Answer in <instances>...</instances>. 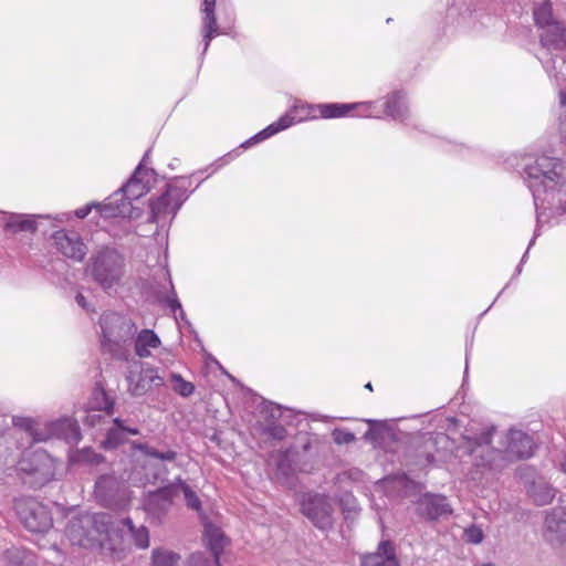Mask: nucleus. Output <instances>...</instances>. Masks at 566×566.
Here are the masks:
<instances>
[{"mask_svg": "<svg viewBox=\"0 0 566 566\" xmlns=\"http://www.w3.org/2000/svg\"><path fill=\"white\" fill-rule=\"evenodd\" d=\"M564 23L556 21L548 24L539 35V43L543 48L556 50L560 48V36L563 35Z\"/></svg>", "mask_w": 566, "mask_h": 566, "instance_id": "obj_22", "label": "nucleus"}, {"mask_svg": "<svg viewBox=\"0 0 566 566\" xmlns=\"http://www.w3.org/2000/svg\"><path fill=\"white\" fill-rule=\"evenodd\" d=\"M133 434V436H137L139 434V430L137 428H129V427H125V434Z\"/></svg>", "mask_w": 566, "mask_h": 566, "instance_id": "obj_51", "label": "nucleus"}, {"mask_svg": "<svg viewBox=\"0 0 566 566\" xmlns=\"http://www.w3.org/2000/svg\"><path fill=\"white\" fill-rule=\"evenodd\" d=\"M75 301L76 303L82 307V308H87V301H86V297L82 294V293H77L76 296H75Z\"/></svg>", "mask_w": 566, "mask_h": 566, "instance_id": "obj_49", "label": "nucleus"}, {"mask_svg": "<svg viewBox=\"0 0 566 566\" xmlns=\"http://www.w3.org/2000/svg\"><path fill=\"white\" fill-rule=\"evenodd\" d=\"M90 405L95 410H104L112 415L114 410V400L107 395L101 382H96Z\"/></svg>", "mask_w": 566, "mask_h": 566, "instance_id": "obj_26", "label": "nucleus"}, {"mask_svg": "<svg viewBox=\"0 0 566 566\" xmlns=\"http://www.w3.org/2000/svg\"><path fill=\"white\" fill-rule=\"evenodd\" d=\"M361 566H400L394 543L389 539L381 541L375 553L363 557Z\"/></svg>", "mask_w": 566, "mask_h": 566, "instance_id": "obj_16", "label": "nucleus"}, {"mask_svg": "<svg viewBox=\"0 0 566 566\" xmlns=\"http://www.w3.org/2000/svg\"><path fill=\"white\" fill-rule=\"evenodd\" d=\"M18 476L24 485L40 489L54 476V462L44 450L23 453L17 465Z\"/></svg>", "mask_w": 566, "mask_h": 566, "instance_id": "obj_4", "label": "nucleus"}, {"mask_svg": "<svg viewBox=\"0 0 566 566\" xmlns=\"http://www.w3.org/2000/svg\"><path fill=\"white\" fill-rule=\"evenodd\" d=\"M560 48L556 49L557 51H564L566 50V27H563V35L560 36Z\"/></svg>", "mask_w": 566, "mask_h": 566, "instance_id": "obj_50", "label": "nucleus"}, {"mask_svg": "<svg viewBox=\"0 0 566 566\" xmlns=\"http://www.w3.org/2000/svg\"><path fill=\"white\" fill-rule=\"evenodd\" d=\"M86 273L104 292L111 293L123 285L126 274V260L114 245H101L90 256Z\"/></svg>", "mask_w": 566, "mask_h": 566, "instance_id": "obj_1", "label": "nucleus"}, {"mask_svg": "<svg viewBox=\"0 0 566 566\" xmlns=\"http://www.w3.org/2000/svg\"><path fill=\"white\" fill-rule=\"evenodd\" d=\"M69 427H70V430H71V434L67 436V439L73 440V441L80 440L81 432H80L78 426L76 423L70 422Z\"/></svg>", "mask_w": 566, "mask_h": 566, "instance_id": "obj_47", "label": "nucleus"}, {"mask_svg": "<svg viewBox=\"0 0 566 566\" xmlns=\"http://www.w3.org/2000/svg\"><path fill=\"white\" fill-rule=\"evenodd\" d=\"M160 346V339L151 329H143L136 337L135 352L140 358L148 357L150 352L148 348H157Z\"/></svg>", "mask_w": 566, "mask_h": 566, "instance_id": "obj_21", "label": "nucleus"}, {"mask_svg": "<svg viewBox=\"0 0 566 566\" xmlns=\"http://www.w3.org/2000/svg\"><path fill=\"white\" fill-rule=\"evenodd\" d=\"M482 566H495V565L492 563H486V564H483Z\"/></svg>", "mask_w": 566, "mask_h": 566, "instance_id": "obj_57", "label": "nucleus"}, {"mask_svg": "<svg viewBox=\"0 0 566 566\" xmlns=\"http://www.w3.org/2000/svg\"><path fill=\"white\" fill-rule=\"evenodd\" d=\"M170 380L175 384L172 389L181 397H189L195 392V385L185 380L181 375L171 373Z\"/></svg>", "mask_w": 566, "mask_h": 566, "instance_id": "obj_35", "label": "nucleus"}, {"mask_svg": "<svg viewBox=\"0 0 566 566\" xmlns=\"http://www.w3.org/2000/svg\"><path fill=\"white\" fill-rule=\"evenodd\" d=\"M95 495L105 507L116 511L125 510L130 502L128 488L112 474L96 480Z\"/></svg>", "mask_w": 566, "mask_h": 566, "instance_id": "obj_7", "label": "nucleus"}, {"mask_svg": "<svg viewBox=\"0 0 566 566\" xmlns=\"http://www.w3.org/2000/svg\"><path fill=\"white\" fill-rule=\"evenodd\" d=\"M77 461L97 465L105 461V458L101 453H96L91 449H83L77 453Z\"/></svg>", "mask_w": 566, "mask_h": 566, "instance_id": "obj_39", "label": "nucleus"}, {"mask_svg": "<svg viewBox=\"0 0 566 566\" xmlns=\"http://www.w3.org/2000/svg\"><path fill=\"white\" fill-rule=\"evenodd\" d=\"M332 438L336 444H349L356 440L353 432L339 428L333 430Z\"/></svg>", "mask_w": 566, "mask_h": 566, "instance_id": "obj_41", "label": "nucleus"}, {"mask_svg": "<svg viewBox=\"0 0 566 566\" xmlns=\"http://www.w3.org/2000/svg\"><path fill=\"white\" fill-rule=\"evenodd\" d=\"M276 469L277 472L281 473L285 479L290 478L293 474V467L287 453H283L280 455L279 461L276 463Z\"/></svg>", "mask_w": 566, "mask_h": 566, "instance_id": "obj_42", "label": "nucleus"}, {"mask_svg": "<svg viewBox=\"0 0 566 566\" xmlns=\"http://www.w3.org/2000/svg\"><path fill=\"white\" fill-rule=\"evenodd\" d=\"M135 448L140 450L145 455L155 458L161 461H174L177 458V452L172 450H168L166 452H160L157 449L149 447L145 443L136 444Z\"/></svg>", "mask_w": 566, "mask_h": 566, "instance_id": "obj_37", "label": "nucleus"}, {"mask_svg": "<svg viewBox=\"0 0 566 566\" xmlns=\"http://www.w3.org/2000/svg\"><path fill=\"white\" fill-rule=\"evenodd\" d=\"M293 124V117L289 115L282 116L277 122L276 125L280 127V130L289 128Z\"/></svg>", "mask_w": 566, "mask_h": 566, "instance_id": "obj_46", "label": "nucleus"}, {"mask_svg": "<svg viewBox=\"0 0 566 566\" xmlns=\"http://www.w3.org/2000/svg\"><path fill=\"white\" fill-rule=\"evenodd\" d=\"M356 106L357 104H322L318 106V108L322 117L334 118L345 116Z\"/></svg>", "mask_w": 566, "mask_h": 566, "instance_id": "obj_32", "label": "nucleus"}, {"mask_svg": "<svg viewBox=\"0 0 566 566\" xmlns=\"http://www.w3.org/2000/svg\"><path fill=\"white\" fill-rule=\"evenodd\" d=\"M180 562V555L166 549L155 548L151 552V565L153 566H178Z\"/></svg>", "mask_w": 566, "mask_h": 566, "instance_id": "obj_31", "label": "nucleus"}, {"mask_svg": "<svg viewBox=\"0 0 566 566\" xmlns=\"http://www.w3.org/2000/svg\"><path fill=\"white\" fill-rule=\"evenodd\" d=\"M365 388H366V389H368V390H373V386H371V384H370V382L366 384V385H365Z\"/></svg>", "mask_w": 566, "mask_h": 566, "instance_id": "obj_56", "label": "nucleus"}, {"mask_svg": "<svg viewBox=\"0 0 566 566\" xmlns=\"http://www.w3.org/2000/svg\"><path fill=\"white\" fill-rule=\"evenodd\" d=\"M482 443H490V434L489 433H485V434H482L478 444H482Z\"/></svg>", "mask_w": 566, "mask_h": 566, "instance_id": "obj_52", "label": "nucleus"}, {"mask_svg": "<svg viewBox=\"0 0 566 566\" xmlns=\"http://www.w3.org/2000/svg\"><path fill=\"white\" fill-rule=\"evenodd\" d=\"M56 249L67 259L82 262L87 254V247L75 231L57 230L52 234Z\"/></svg>", "mask_w": 566, "mask_h": 566, "instance_id": "obj_12", "label": "nucleus"}, {"mask_svg": "<svg viewBox=\"0 0 566 566\" xmlns=\"http://www.w3.org/2000/svg\"><path fill=\"white\" fill-rule=\"evenodd\" d=\"M559 97H560V104L566 106V90H562L559 92Z\"/></svg>", "mask_w": 566, "mask_h": 566, "instance_id": "obj_53", "label": "nucleus"}, {"mask_svg": "<svg viewBox=\"0 0 566 566\" xmlns=\"http://www.w3.org/2000/svg\"><path fill=\"white\" fill-rule=\"evenodd\" d=\"M181 205L182 202L179 198L178 189L167 184L166 190L156 200L149 203L150 219L157 221L160 216L168 213L175 217Z\"/></svg>", "mask_w": 566, "mask_h": 566, "instance_id": "obj_14", "label": "nucleus"}, {"mask_svg": "<svg viewBox=\"0 0 566 566\" xmlns=\"http://www.w3.org/2000/svg\"><path fill=\"white\" fill-rule=\"evenodd\" d=\"M105 203H92V205H87L83 208H80L75 211V216L80 219H84L90 212H91V209L93 207L97 208L99 211H101V207L104 206Z\"/></svg>", "mask_w": 566, "mask_h": 566, "instance_id": "obj_45", "label": "nucleus"}, {"mask_svg": "<svg viewBox=\"0 0 566 566\" xmlns=\"http://www.w3.org/2000/svg\"><path fill=\"white\" fill-rule=\"evenodd\" d=\"M391 479L406 497L416 496L424 489V485L421 482L411 480L406 473L395 475Z\"/></svg>", "mask_w": 566, "mask_h": 566, "instance_id": "obj_29", "label": "nucleus"}, {"mask_svg": "<svg viewBox=\"0 0 566 566\" xmlns=\"http://www.w3.org/2000/svg\"><path fill=\"white\" fill-rule=\"evenodd\" d=\"M4 228L13 233L34 232L36 230V222L32 218H24L21 214H11Z\"/></svg>", "mask_w": 566, "mask_h": 566, "instance_id": "obj_30", "label": "nucleus"}, {"mask_svg": "<svg viewBox=\"0 0 566 566\" xmlns=\"http://www.w3.org/2000/svg\"><path fill=\"white\" fill-rule=\"evenodd\" d=\"M308 447H310V443L304 444V450H307Z\"/></svg>", "mask_w": 566, "mask_h": 566, "instance_id": "obj_58", "label": "nucleus"}, {"mask_svg": "<svg viewBox=\"0 0 566 566\" xmlns=\"http://www.w3.org/2000/svg\"><path fill=\"white\" fill-rule=\"evenodd\" d=\"M369 429L365 432L364 439L374 443L376 447H381L385 442L395 439L392 429L382 421L368 420Z\"/></svg>", "mask_w": 566, "mask_h": 566, "instance_id": "obj_19", "label": "nucleus"}, {"mask_svg": "<svg viewBox=\"0 0 566 566\" xmlns=\"http://www.w3.org/2000/svg\"><path fill=\"white\" fill-rule=\"evenodd\" d=\"M174 486L177 488V496L182 493L184 497L187 502V505L193 510H199L201 506V502L198 499L195 491L191 490V488L182 482L180 479H178L177 483H174Z\"/></svg>", "mask_w": 566, "mask_h": 566, "instance_id": "obj_33", "label": "nucleus"}, {"mask_svg": "<svg viewBox=\"0 0 566 566\" xmlns=\"http://www.w3.org/2000/svg\"><path fill=\"white\" fill-rule=\"evenodd\" d=\"M533 17L535 24L542 30L557 21L553 17V3L551 0H544L541 4L535 6Z\"/></svg>", "mask_w": 566, "mask_h": 566, "instance_id": "obj_28", "label": "nucleus"}, {"mask_svg": "<svg viewBox=\"0 0 566 566\" xmlns=\"http://www.w3.org/2000/svg\"><path fill=\"white\" fill-rule=\"evenodd\" d=\"M126 380L128 381V391L134 397H139L148 392L153 385L160 386L163 378L155 374L154 368L143 369L138 376V379L135 381L134 376L130 373L126 376Z\"/></svg>", "mask_w": 566, "mask_h": 566, "instance_id": "obj_17", "label": "nucleus"}, {"mask_svg": "<svg viewBox=\"0 0 566 566\" xmlns=\"http://www.w3.org/2000/svg\"><path fill=\"white\" fill-rule=\"evenodd\" d=\"M120 524L123 530H126L132 536L136 546L139 548H147L149 546V532L146 526L140 525L139 527H136L129 517L123 518Z\"/></svg>", "mask_w": 566, "mask_h": 566, "instance_id": "obj_25", "label": "nucleus"}, {"mask_svg": "<svg viewBox=\"0 0 566 566\" xmlns=\"http://www.w3.org/2000/svg\"><path fill=\"white\" fill-rule=\"evenodd\" d=\"M99 324L103 333L102 350L120 358L123 344L134 338L137 326L129 317L116 312L104 313L99 318Z\"/></svg>", "mask_w": 566, "mask_h": 566, "instance_id": "obj_3", "label": "nucleus"}, {"mask_svg": "<svg viewBox=\"0 0 566 566\" xmlns=\"http://www.w3.org/2000/svg\"><path fill=\"white\" fill-rule=\"evenodd\" d=\"M155 294H156L157 302L169 307L174 313L177 310H181V304L177 300V295H176V292H175L171 283H170V293L157 291Z\"/></svg>", "mask_w": 566, "mask_h": 566, "instance_id": "obj_38", "label": "nucleus"}, {"mask_svg": "<svg viewBox=\"0 0 566 566\" xmlns=\"http://www.w3.org/2000/svg\"><path fill=\"white\" fill-rule=\"evenodd\" d=\"M562 469L566 473V454H565L564 461L562 463Z\"/></svg>", "mask_w": 566, "mask_h": 566, "instance_id": "obj_55", "label": "nucleus"}, {"mask_svg": "<svg viewBox=\"0 0 566 566\" xmlns=\"http://www.w3.org/2000/svg\"><path fill=\"white\" fill-rule=\"evenodd\" d=\"M20 521L33 533H44L53 525L49 509L35 500H28L18 507Z\"/></svg>", "mask_w": 566, "mask_h": 566, "instance_id": "obj_9", "label": "nucleus"}, {"mask_svg": "<svg viewBox=\"0 0 566 566\" xmlns=\"http://www.w3.org/2000/svg\"><path fill=\"white\" fill-rule=\"evenodd\" d=\"M559 209L566 213V200L560 203Z\"/></svg>", "mask_w": 566, "mask_h": 566, "instance_id": "obj_54", "label": "nucleus"}, {"mask_svg": "<svg viewBox=\"0 0 566 566\" xmlns=\"http://www.w3.org/2000/svg\"><path fill=\"white\" fill-rule=\"evenodd\" d=\"M177 496V488L174 483L149 491L144 499L145 510L156 516L166 514Z\"/></svg>", "mask_w": 566, "mask_h": 566, "instance_id": "obj_13", "label": "nucleus"}, {"mask_svg": "<svg viewBox=\"0 0 566 566\" xmlns=\"http://www.w3.org/2000/svg\"><path fill=\"white\" fill-rule=\"evenodd\" d=\"M113 422L115 427L108 429L106 438L101 443L102 448L105 450H114L126 441L125 426L123 420L115 418Z\"/></svg>", "mask_w": 566, "mask_h": 566, "instance_id": "obj_23", "label": "nucleus"}, {"mask_svg": "<svg viewBox=\"0 0 566 566\" xmlns=\"http://www.w3.org/2000/svg\"><path fill=\"white\" fill-rule=\"evenodd\" d=\"M339 506L345 515V520L354 518L357 516L359 512V507L357 505V501L350 493H345L339 500Z\"/></svg>", "mask_w": 566, "mask_h": 566, "instance_id": "obj_36", "label": "nucleus"}, {"mask_svg": "<svg viewBox=\"0 0 566 566\" xmlns=\"http://www.w3.org/2000/svg\"><path fill=\"white\" fill-rule=\"evenodd\" d=\"M534 448L535 444L532 437L521 430H510L505 458L510 461L527 459L533 455Z\"/></svg>", "mask_w": 566, "mask_h": 566, "instance_id": "obj_15", "label": "nucleus"}, {"mask_svg": "<svg viewBox=\"0 0 566 566\" xmlns=\"http://www.w3.org/2000/svg\"><path fill=\"white\" fill-rule=\"evenodd\" d=\"M436 440L428 434L412 438L406 450L407 464L426 468L434 462Z\"/></svg>", "mask_w": 566, "mask_h": 566, "instance_id": "obj_11", "label": "nucleus"}, {"mask_svg": "<svg viewBox=\"0 0 566 566\" xmlns=\"http://www.w3.org/2000/svg\"><path fill=\"white\" fill-rule=\"evenodd\" d=\"M484 538L483 531L478 525H471L464 530V539L470 544H480Z\"/></svg>", "mask_w": 566, "mask_h": 566, "instance_id": "obj_40", "label": "nucleus"}, {"mask_svg": "<svg viewBox=\"0 0 566 566\" xmlns=\"http://www.w3.org/2000/svg\"><path fill=\"white\" fill-rule=\"evenodd\" d=\"M565 169L560 159L548 156H542L533 165L527 166L525 174L533 195L536 196L541 189L543 191L555 189L564 180Z\"/></svg>", "mask_w": 566, "mask_h": 566, "instance_id": "obj_5", "label": "nucleus"}, {"mask_svg": "<svg viewBox=\"0 0 566 566\" xmlns=\"http://www.w3.org/2000/svg\"><path fill=\"white\" fill-rule=\"evenodd\" d=\"M99 515L81 514L72 517L65 528V534L73 545L88 547L96 541V535L102 533L103 521Z\"/></svg>", "mask_w": 566, "mask_h": 566, "instance_id": "obj_8", "label": "nucleus"}, {"mask_svg": "<svg viewBox=\"0 0 566 566\" xmlns=\"http://www.w3.org/2000/svg\"><path fill=\"white\" fill-rule=\"evenodd\" d=\"M206 535L208 537V547L210 549V554L213 557H219L223 551L226 537L222 532L212 524H207L205 526Z\"/></svg>", "mask_w": 566, "mask_h": 566, "instance_id": "obj_27", "label": "nucleus"}, {"mask_svg": "<svg viewBox=\"0 0 566 566\" xmlns=\"http://www.w3.org/2000/svg\"><path fill=\"white\" fill-rule=\"evenodd\" d=\"M385 113L397 120L407 118L408 108L405 103V93L396 91L391 93L385 103Z\"/></svg>", "mask_w": 566, "mask_h": 566, "instance_id": "obj_20", "label": "nucleus"}, {"mask_svg": "<svg viewBox=\"0 0 566 566\" xmlns=\"http://www.w3.org/2000/svg\"><path fill=\"white\" fill-rule=\"evenodd\" d=\"M216 1L217 0H202L201 12L202 19V36L205 41V51H207L210 41L218 34L219 25L216 18Z\"/></svg>", "mask_w": 566, "mask_h": 566, "instance_id": "obj_18", "label": "nucleus"}, {"mask_svg": "<svg viewBox=\"0 0 566 566\" xmlns=\"http://www.w3.org/2000/svg\"><path fill=\"white\" fill-rule=\"evenodd\" d=\"M266 432L275 440H283L287 434L286 429L282 424H272L266 428Z\"/></svg>", "mask_w": 566, "mask_h": 566, "instance_id": "obj_44", "label": "nucleus"}, {"mask_svg": "<svg viewBox=\"0 0 566 566\" xmlns=\"http://www.w3.org/2000/svg\"><path fill=\"white\" fill-rule=\"evenodd\" d=\"M148 158V151L144 155L142 161L136 167L132 177L127 182L117 191H115L101 207V216L106 219L117 217H132L133 206L132 201L140 198L149 191V179L145 180V177L153 176L154 169L145 167L146 159Z\"/></svg>", "mask_w": 566, "mask_h": 566, "instance_id": "obj_2", "label": "nucleus"}, {"mask_svg": "<svg viewBox=\"0 0 566 566\" xmlns=\"http://www.w3.org/2000/svg\"><path fill=\"white\" fill-rule=\"evenodd\" d=\"M279 132H280V127H277L276 123H273V124L269 125L266 128H264L263 130H261L260 133H258L251 139H249L245 144L247 145H251V144H253L255 142L263 140V139L269 138V137H271L272 135H274V134H276Z\"/></svg>", "mask_w": 566, "mask_h": 566, "instance_id": "obj_43", "label": "nucleus"}, {"mask_svg": "<svg viewBox=\"0 0 566 566\" xmlns=\"http://www.w3.org/2000/svg\"><path fill=\"white\" fill-rule=\"evenodd\" d=\"M545 525L551 531H553L557 526L555 512L546 515Z\"/></svg>", "mask_w": 566, "mask_h": 566, "instance_id": "obj_48", "label": "nucleus"}, {"mask_svg": "<svg viewBox=\"0 0 566 566\" xmlns=\"http://www.w3.org/2000/svg\"><path fill=\"white\" fill-rule=\"evenodd\" d=\"M453 509L447 496L427 492L416 502V514L427 521L437 522L452 515Z\"/></svg>", "mask_w": 566, "mask_h": 566, "instance_id": "obj_10", "label": "nucleus"}, {"mask_svg": "<svg viewBox=\"0 0 566 566\" xmlns=\"http://www.w3.org/2000/svg\"><path fill=\"white\" fill-rule=\"evenodd\" d=\"M185 566H220L219 557H213L207 553H192L186 562Z\"/></svg>", "mask_w": 566, "mask_h": 566, "instance_id": "obj_34", "label": "nucleus"}, {"mask_svg": "<svg viewBox=\"0 0 566 566\" xmlns=\"http://www.w3.org/2000/svg\"><path fill=\"white\" fill-rule=\"evenodd\" d=\"M302 513L321 531H328L334 525V505L328 495L308 492L301 502Z\"/></svg>", "mask_w": 566, "mask_h": 566, "instance_id": "obj_6", "label": "nucleus"}, {"mask_svg": "<svg viewBox=\"0 0 566 566\" xmlns=\"http://www.w3.org/2000/svg\"><path fill=\"white\" fill-rule=\"evenodd\" d=\"M528 493L537 505L543 506L549 504L554 500L556 491L546 482L536 481L530 486Z\"/></svg>", "mask_w": 566, "mask_h": 566, "instance_id": "obj_24", "label": "nucleus"}]
</instances>
